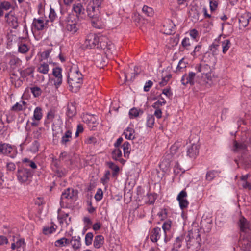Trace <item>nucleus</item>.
<instances>
[{
    "mask_svg": "<svg viewBox=\"0 0 251 251\" xmlns=\"http://www.w3.org/2000/svg\"><path fill=\"white\" fill-rule=\"evenodd\" d=\"M215 64V59L210 53H206L200 63L197 64L195 70L197 75L196 82L202 86L209 87L213 84V69L212 66Z\"/></svg>",
    "mask_w": 251,
    "mask_h": 251,
    "instance_id": "nucleus-1",
    "label": "nucleus"
},
{
    "mask_svg": "<svg viewBox=\"0 0 251 251\" xmlns=\"http://www.w3.org/2000/svg\"><path fill=\"white\" fill-rule=\"evenodd\" d=\"M85 44L90 48L96 47L101 48L107 56H110L115 51L114 45L106 37H98L95 34L88 35L86 39Z\"/></svg>",
    "mask_w": 251,
    "mask_h": 251,
    "instance_id": "nucleus-2",
    "label": "nucleus"
},
{
    "mask_svg": "<svg viewBox=\"0 0 251 251\" xmlns=\"http://www.w3.org/2000/svg\"><path fill=\"white\" fill-rule=\"evenodd\" d=\"M83 81V75L76 65H73L68 74V83L72 91H76Z\"/></svg>",
    "mask_w": 251,
    "mask_h": 251,
    "instance_id": "nucleus-3",
    "label": "nucleus"
},
{
    "mask_svg": "<svg viewBox=\"0 0 251 251\" xmlns=\"http://www.w3.org/2000/svg\"><path fill=\"white\" fill-rule=\"evenodd\" d=\"M201 241L200 230L198 228H195L189 231L185 238V242L190 251H197L199 250Z\"/></svg>",
    "mask_w": 251,
    "mask_h": 251,
    "instance_id": "nucleus-4",
    "label": "nucleus"
},
{
    "mask_svg": "<svg viewBox=\"0 0 251 251\" xmlns=\"http://www.w3.org/2000/svg\"><path fill=\"white\" fill-rule=\"evenodd\" d=\"M16 176L20 183L28 184L31 181L33 172L29 169L21 166L18 168Z\"/></svg>",
    "mask_w": 251,
    "mask_h": 251,
    "instance_id": "nucleus-5",
    "label": "nucleus"
},
{
    "mask_svg": "<svg viewBox=\"0 0 251 251\" xmlns=\"http://www.w3.org/2000/svg\"><path fill=\"white\" fill-rule=\"evenodd\" d=\"M5 17L8 25L14 29H17L19 26L18 18L12 11L6 14Z\"/></svg>",
    "mask_w": 251,
    "mask_h": 251,
    "instance_id": "nucleus-6",
    "label": "nucleus"
},
{
    "mask_svg": "<svg viewBox=\"0 0 251 251\" xmlns=\"http://www.w3.org/2000/svg\"><path fill=\"white\" fill-rule=\"evenodd\" d=\"M187 193L185 190L181 191L177 195V200L181 209L186 208L189 205V201L186 199Z\"/></svg>",
    "mask_w": 251,
    "mask_h": 251,
    "instance_id": "nucleus-7",
    "label": "nucleus"
},
{
    "mask_svg": "<svg viewBox=\"0 0 251 251\" xmlns=\"http://www.w3.org/2000/svg\"><path fill=\"white\" fill-rule=\"evenodd\" d=\"M198 74L193 72H190L188 74H185L184 75L181 79L182 84L184 85H186L188 84H190L191 85H193L195 84V78L197 79V76Z\"/></svg>",
    "mask_w": 251,
    "mask_h": 251,
    "instance_id": "nucleus-8",
    "label": "nucleus"
},
{
    "mask_svg": "<svg viewBox=\"0 0 251 251\" xmlns=\"http://www.w3.org/2000/svg\"><path fill=\"white\" fill-rule=\"evenodd\" d=\"M162 229L159 227H155L152 229L150 234V239L153 242H156L159 239H163L165 241V238L163 236Z\"/></svg>",
    "mask_w": 251,
    "mask_h": 251,
    "instance_id": "nucleus-9",
    "label": "nucleus"
},
{
    "mask_svg": "<svg viewBox=\"0 0 251 251\" xmlns=\"http://www.w3.org/2000/svg\"><path fill=\"white\" fill-rule=\"evenodd\" d=\"M190 143V145L187 147V155L195 158L199 153V145L196 143H191V140Z\"/></svg>",
    "mask_w": 251,
    "mask_h": 251,
    "instance_id": "nucleus-10",
    "label": "nucleus"
},
{
    "mask_svg": "<svg viewBox=\"0 0 251 251\" xmlns=\"http://www.w3.org/2000/svg\"><path fill=\"white\" fill-rule=\"evenodd\" d=\"M86 12L88 16L91 18H96L99 16L100 11V8L96 7L94 4L89 3L87 8Z\"/></svg>",
    "mask_w": 251,
    "mask_h": 251,
    "instance_id": "nucleus-11",
    "label": "nucleus"
},
{
    "mask_svg": "<svg viewBox=\"0 0 251 251\" xmlns=\"http://www.w3.org/2000/svg\"><path fill=\"white\" fill-rule=\"evenodd\" d=\"M72 140V132L71 130L68 129L62 134L60 143L62 145L67 147L70 145Z\"/></svg>",
    "mask_w": 251,
    "mask_h": 251,
    "instance_id": "nucleus-12",
    "label": "nucleus"
},
{
    "mask_svg": "<svg viewBox=\"0 0 251 251\" xmlns=\"http://www.w3.org/2000/svg\"><path fill=\"white\" fill-rule=\"evenodd\" d=\"M172 222L167 220L164 222L162 225L163 236L165 238V242L166 243L170 239L169 233L171 227Z\"/></svg>",
    "mask_w": 251,
    "mask_h": 251,
    "instance_id": "nucleus-13",
    "label": "nucleus"
},
{
    "mask_svg": "<svg viewBox=\"0 0 251 251\" xmlns=\"http://www.w3.org/2000/svg\"><path fill=\"white\" fill-rule=\"evenodd\" d=\"M12 151L13 148L11 145L6 143H0V154L9 155L10 157L13 158L14 156L10 154Z\"/></svg>",
    "mask_w": 251,
    "mask_h": 251,
    "instance_id": "nucleus-14",
    "label": "nucleus"
},
{
    "mask_svg": "<svg viewBox=\"0 0 251 251\" xmlns=\"http://www.w3.org/2000/svg\"><path fill=\"white\" fill-rule=\"evenodd\" d=\"M251 20V14L250 13H244L239 18V22L241 26L245 27Z\"/></svg>",
    "mask_w": 251,
    "mask_h": 251,
    "instance_id": "nucleus-15",
    "label": "nucleus"
},
{
    "mask_svg": "<svg viewBox=\"0 0 251 251\" xmlns=\"http://www.w3.org/2000/svg\"><path fill=\"white\" fill-rule=\"evenodd\" d=\"M76 103L75 102H70L67 105V115L69 118H72L76 113Z\"/></svg>",
    "mask_w": 251,
    "mask_h": 251,
    "instance_id": "nucleus-16",
    "label": "nucleus"
},
{
    "mask_svg": "<svg viewBox=\"0 0 251 251\" xmlns=\"http://www.w3.org/2000/svg\"><path fill=\"white\" fill-rule=\"evenodd\" d=\"M164 27L165 28V34L171 35L175 32V25L172 21L169 20L168 22L164 25Z\"/></svg>",
    "mask_w": 251,
    "mask_h": 251,
    "instance_id": "nucleus-17",
    "label": "nucleus"
},
{
    "mask_svg": "<svg viewBox=\"0 0 251 251\" xmlns=\"http://www.w3.org/2000/svg\"><path fill=\"white\" fill-rule=\"evenodd\" d=\"M239 226L242 231L245 232L247 229L251 230V224L244 218L240 219Z\"/></svg>",
    "mask_w": 251,
    "mask_h": 251,
    "instance_id": "nucleus-18",
    "label": "nucleus"
},
{
    "mask_svg": "<svg viewBox=\"0 0 251 251\" xmlns=\"http://www.w3.org/2000/svg\"><path fill=\"white\" fill-rule=\"evenodd\" d=\"M104 237L101 235H98L95 236L93 245L96 249L100 248L104 243Z\"/></svg>",
    "mask_w": 251,
    "mask_h": 251,
    "instance_id": "nucleus-19",
    "label": "nucleus"
},
{
    "mask_svg": "<svg viewBox=\"0 0 251 251\" xmlns=\"http://www.w3.org/2000/svg\"><path fill=\"white\" fill-rule=\"evenodd\" d=\"M80 240L81 238L79 236H74L72 237L70 240V244L72 245L74 250H77L80 248L81 245Z\"/></svg>",
    "mask_w": 251,
    "mask_h": 251,
    "instance_id": "nucleus-20",
    "label": "nucleus"
},
{
    "mask_svg": "<svg viewBox=\"0 0 251 251\" xmlns=\"http://www.w3.org/2000/svg\"><path fill=\"white\" fill-rule=\"evenodd\" d=\"M33 26L37 30H42L44 29L45 24L44 23L43 20L40 19L34 18L32 23Z\"/></svg>",
    "mask_w": 251,
    "mask_h": 251,
    "instance_id": "nucleus-21",
    "label": "nucleus"
},
{
    "mask_svg": "<svg viewBox=\"0 0 251 251\" xmlns=\"http://www.w3.org/2000/svg\"><path fill=\"white\" fill-rule=\"evenodd\" d=\"M74 196V191L71 188H67L62 194L61 197V202L64 199H70Z\"/></svg>",
    "mask_w": 251,
    "mask_h": 251,
    "instance_id": "nucleus-22",
    "label": "nucleus"
},
{
    "mask_svg": "<svg viewBox=\"0 0 251 251\" xmlns=\"http://www.w3.org/2000/svg\"><path fill=\"white\" fill-rule=\"evenodd\" d=\"M65 29L71 34H74L79 29L78 25L66 24Z\"/></svg>",
    "mask_w": 251,
    "mask_h": 251,
    "instance_id": "nucleus-23",
    "label": "nucleus"
},
{
    "mask_svg": "<svg viewBox=\"0 0 251 251\" xmlns=\"http://www.w3.org/2000/svg\"><path fill=\"white\" fill-rule=\"evenodd\" d=\"M219 47V45L212 44L209 47L210 51L206 52V53H210L211 56H213L215 59V61L216 60V56L218 55V52H219V49H218Z\"/></svg>",
    "mask_w": 251,
    "mask_h": 251,
    "instance_id": "nucleus-24",
    "label": "nucleus"
},
{
    "mask_svg": "<svg viewBox=\"0 0 251 251\" xmlns=\"http://www.w3.org/2000/svg\"><path fill=\"white\" fill-rule=\"evenodd\" d=\"M79 17L74 14H69L66 18V24L78 25Z\"/></svg>",
    "mask_w": 251,
    "mask_h": 251,
    "instance_id": "nucleus-25",
    "label": "nucleus"
},
{
    "mask_svg": "<svg viewBox=\"0 0 251 251\" xmlns=\"http://www.w3.org/2000/svg\"><path fill=\"white\" fill-rule=\"evenodd\" d=\"M247 149L246 145L244 143H238L236 141H234L233 151H244Z\"/></svg>",
    "mask_w": 251,
    "mask_h": 251,
    "instance_id": "nucleus-26",
    "label": "nucleus"
},
{
    "mask_svg": "<svg viewBox=\"0 0 251 251\" xmlns=\"http://www.w3.org/2000/svg\"><path fill=\"white\" fill-rule=\"evenodd\" d=\"M134 132V130L132 128L128 127L125 130L124 134L126 139L133 140L135 138Z\"/></svg>",
    "mask_w": 251,
    "mask_h": 251,
    "instance_id": "nucleus-27",
    "label": "nucleus"
},
{
    "mask_svg": "<svg viewBox=\"0 0 251 251\" xmlns=\"http://www.w3.org/2000/svg\"><path fill=\"white\" fill-rule=\"evenodd\" d=\"M240 244L245 251H251V238L250 240L244 239L240 241Z\"/></svg>",
    "mask_w": 251,
    "mask_h": 251,
    "instance_id": "nucleus-28",
    "label": "nucleus"
},
{
    "mask_svg": "<svg viewBox=\"0 0 251 251\" xmlns=\"http://www.w3.org/2000/svg\"><path fill=\"white\" fill-rule=\"evenodd\" d=\"M73 10L76 14V16L83 14L84 12V8L80 3L75 4L73 5Z\"/></svg>",
    "mask_w": 251,
    "mask_h": 251,
    "instance_id": "nucleus-29",
    "label": "nucleus"
},
{
    "mask_svg": "<svg viewBox=\"0 0 251 251\" xmlns=\"http://www.w3.org/2000/svg\"><path fill=\"white\" fill-rule=\"evenodd\" d=\"M42 116V109L40 107H37L34 111L33 120L39 121Z\"/></svg>",
    "mask_w": 251,
    "mask_h": 251,
    "instance_id": "nucleus-30",
    "label": "nucleus"
},
{
    "mask_svg": "<svg viewBox=\"0 0 251 251\" xmlns=\"http://www.w3.org/2000/svg\"><path fill=\"white\" fill-rule=\"evenodd\" d=\"M143 113V110L138 109L136 108H133L130 110L129 115L130 118H133L138 117L140 114H142Z\"/></svg>",
    "mask_w": 251,
    "mask_h": 251,
    "instance_id": "nucleus-31",
    "label": "nucleus"
},
{
    "mask_svg": "<svg viewBox=\"0 0 251 251\" xmlns=\"http://www.w3.org/2000/svg\"><path fill=\"white\" fill-rule=\"evenodd\" d=\"M49 65L48 64L44 63L41 64L38 67L37 71L43 74H47L49 72Z\"/></svg>",
    "mask_w": 251,
    "mask_h": 251,
    "instance_id": "nucleus-32",
    "label": "nucleus"
},
{
    "mask_svg": "<svg viewBox=\"0 0 251 251\" xmlns=\"http://www.w3.org/2000/svg\"><path fill=\"white\" fill-rule=\"evenodd\" d=\"M56 226L52 225L50 227H45L43 229V232L45 235L50 234L56 230Z\"/></svg>",
    "mask_w": 251,
    "mask_h": 251,
    "instance_id": "nucleus-33",
    "label": "nucleus"
},
{
    "mask_svg": "<svg viewBox=\"0 0 251 251\" xmlns=\"http://www.w3.org/2000/svg\"><path fill=\"white\" fill-rule=\"evenodd\" d=\"M218 175V172L214 170L209 171L206 174V179L207 181L212 180L216 176Z\"/></svg>",
    "mask_w": 251,
    "mask_h": 251,
    "instance_id": "nucleus-34",
    "label": "nucleus"
},
{
    "mask_svg": "<svg viewBox=\"0 0 251 251\" xmlns=\"http://www.w3.org/2000/svg\"><path fill=\"white\" fill-rule=\"evenodd\" d=\"M184 237L183 236H179L176 238L174 243V248L176 250H178L181 247L182 242L184 241Z\"/></svg>",
    "mask_w": 251,
    "mask_h": 251,
    "instance_id": "nucleus-35",
    "label": "nucleus"
},
{
    "mask_svg": "<svg viewBox=\"0 0 251 251\" xmlns=\"http://www.w3.org/2000/svg\"><path fill=\"white\" fill-rule=\"evenodd\" d=\"M222 45L223 47L222 52L224 54H225L231 46L230 41L229 39L225 40L222 42Z\"/></svg>",
    "mask_w": 251,
    "mask_h": 251,
    "instance_id": "nucleus-36",
    "label": "nucleus"
},
{
    "mask_svg": "<svg viewBox=\"0 0 251 251\" xmlns=\"http://www.w3.org/2000/svg\"><path fill=\"white\" fill-rule=\"evenodd\" d=\"M129 147H130V144L128 142H125L122 145V147H123V151H124V156L126 157H128V156L129 155V152H130Z\"/></svg>",
    "mask_w": 251,
    "mask_h": 251,
    "instance_id": "nucleus-37",
    "label": "nucleus"
},
{
    "mask_svg": "<svg viewBox=\"0 0 251 251\" xmlns=\"http://www.w3.org/2000/svg\"><path fill=\"white\" fill-rule=\"evenodd\" d=\"M142 11L148 16H152L154 14V11L151 7L144 5L142 8Z\"/></svg>",
    "mask_w": 251,
    "mask_h": 251,
    "instance_id": "nucleus-38",
    "label": "nucleus"
},
{
    "mask_svg": "<svg viewBox=\"0 0 251 251\" xmlns=\"http://www.w3.org/2000/svg\"><path fill=\"white\" fill-rule=\"evenodd\" d=\"M154 124V117L153 115H148L147 118V126L149 127L152 128Z\"/></svg>",
    "mask_w": 251,
    "mask_h": 251,
    "instance_id": "nucleus-39",
    "label": "nucleus"
},
{
    "mask_svg": "<svg viewBox=\"0 0 251 251\" xmlns=\"http://www.w3.org/2000/svg\"><path fill=\"white\" fill-rule=\"evenodd\" d=\"M30 90L35 97H38L41 95L42 90L39 87L35 86L31 87Z\"/></svg>",
    "mask_w": 251,
    "mask_h": 251,
    "instance_id": "nucleus-40",
    "label": "nucleus"
},
{
    "mask_svg": "<svg viewBox=\"0 0 251 251\" xmlns=\"http://www.w3.org/2000/svg\"><path fill=\"white\" fill-rule=\"evenodd\" d=\"M166 103V100L161 96H160V98L157 101L154 103L152 105L153 108H159L160 106L165 105Z\"/></svg>",
    "mask_w": 251,
    "mask_h": 251,
    "instance_id": "nucleus-41",
    "label": "nucleus"
},
{
    "mask_svg": "<svg viewBox=\"0 0 251 251\" xmlns=\"http://www.w3.org/2000/svg\"><path fill=\"white\" fill-rule=\"evenodd\" d=\"M93 19L91 21L92 26L96 28H100L102 25L101 24L100 20L99 19V16L96 18Z\"/></svg>",
    "mask_w": 251,
    "mask_h": 251,
    "instance_id": "nucleus-42",
    "label": "nucleus"
},
{
    "mask_svg": "<svg viewBox=\"0 0 251 251\" xmlns=\"http://www.w3.org/2000/svg\"><path fill=\"white\" fill-rule=\"evenodd\" d=\"M122 151L120 150L115 149L112 152V158L115 160H119L122 156Z\"/></svg>",
    "mask_w": 251,
    "mask_h": 251,
    "instance_id": "nucleus-43",
    "label": "nucleus"
},
{
    "mask_svg": "<svg viewBox=\"0 0 251 251\" xmlns=\"http://www.w3.org/2000/svg\"><path fill=\"white\" fill-rule=\"evenodd\" d=\"M183 48L187 50L190 49L191 43L189 38L185 37L183 39L181 42Z\"/></svg>",
    "mask_w": 251,
    "mask_h": 251,
    "instance_id": "nucleus-44",
    "label": "nucleus"
},
{
    "mask_svg": "<svg viewBox=\"0 0 251 251\" xmlns=\"http://www.w3.org/2000/svg\"><path fill=\"white\" fill-rule=\"evenodd\" d=\"M84 119L86 122L88 124H95L96 123V118L95 116L92 115H87Z\"/></svg>",
    "mask_w": 251,
    "mask_h": 251,
    "instance_id": "nucleus-45",
    "label": "nucleus"
},
{
    "mask_svg": "<svg viewBox=\"0 0 251 251\" xmlns=\"http://www.w3.org/2000/svg\"><path fill=\"white\" fill-rule=\"evenodd\" d=\"M93 238V234L92 232H88L86 234L85 237V243L87 246H89L92 244Z\"/></svg>",
    "mask_w": 251,
    "mask_h": 251,
    "instance_id": "nucleus-46",
    "label": "nucleus"
},
{
    "mask_svg": "<svg viewBox=\"0 0 251 251\" xmlns=\"http://www.w3.org/2000/svg\"><path fill=\"white\" fill-rule=\"evenodd\" d=\"M107 165L108 167L114 171L113 175H116L117 173L119 171V167L112 162H108Z\"/></svg>",
    "mask_w": 251,
    "mask_h": 251,
    "instance_id": "nucleus-47",
    "label": "nucleus"
},
{
    "mask_svg": "<svg viewBox=\"0 0 251 251\" xmlns=\"http://www.w3.org/2000/svg\"><path fill=\"white\" fill-rule=\"evenodd\" d=\"M40 146V143L38 142L37 140H35L30 147V151L32 152H36L39 150V148Z\"/></svg>",
    "mask_w": 251,
    "mask_h": 251,
    "instance_id": "nucleus-48",
    "label": "nucleus"
},
{
    "mask_svg": "<svg viewBox=\"0 0 251 251\" xmlns=\"http://www.w3.org/2000/svg\"><path fill=\"white\" fill-rule=\"evenodd\" d=\"M52 75L54 77H62V69L60 67H55L53 68Z\"/></svg>",
    "mask_w": 251,
    "mask_h": 251,
    "instance_id": "nucleus-49",
    "label": "nucleus"
},
{
    "mask_svg": "<svg viewBox=\"0 0 251 251\" xmlns=\"http://www.w3.org/2000/svg\"><path fill=\"white\" fill-rule=\"evenodd\" d=\"M32 73V71L29 69H27L20 71V75L23 78H25L30 75Z\"/></svg>",
    "mask_w": 251,
    "mask_h": 251,
    "instance_id": "nucleus-50",
    "label": "nucleus"
},
{
    "mask_svg": "<svg viewBox=\"0 0 251 251\" xmlns=\"http://www.w3.org/2000/svg\"><path fill=\"white\" fill-rule=\"evenodd\" d=\"M29 50V48L25 44H21L18 48V50L20 52L22 53H25L27 52Z\"/></svg>",
    "mask_w": 251,
    "mask_h": 251,
    "instance_id": "nucleus-51",
    "label": "nucleus"
},
{
    "mask_svg": "<svg viewBox=\"0 0 251 251\" xmlns=\"http://www.w3.org/2000/svg\"><path fill=\"white\" fill-rule=\"evenodd\" d=\"M11 110L14 112H19L23 110V109L20 103L17 102L11 108Z\"/></svg>",
    "mask_w": 251,
    "mask_h": 251,
    "instance_id": "nucleus-52",
    "label": "nucleus"
},
{
    "mask_svg": "<svg viewBox=\"0 0 251 251\" xmlns=\"http://www.w3.org/2000/svg\"><path fill=\"white\" fill-rule=\"evenodd\" d=\"M218 0H210V9L211 12L215 10L218 6Z\"/></svg>",
    "mask_w": 251,
    "mask_h": 251,
    "instance_id": "nucleus-53",
    "label": "nucleus"
},
{
    "mask_svg": "<svg viewBox=\"0 0 251 251\" xmlns=\"http://www.w3.org/2000/svg\"><path fill=\"white\" fill-rule=\"evenodd\" d=\"M53 81L56 88H58L62 83V77H54Z\"/></svg>",
    "mask_w": 251,
    "mask_h": 251,
    "instance_id": "nucleus-54",
    "label": "nucleus"
},
{
    "mask_svg": "<svg viewBox=\"0 0 251 251\" xmlns=\"http://www.w3.org/2000/svg\"><path fill=\"white\" fill-rule=\"evenodd\" d=\"M103 197V192L101 189H98L95 195V198L97 201H100Z\"/></svg>",
    "mask_w": 251,
    "mask_h": 251,
    "instance_id": "nucleus-55",
    "label": "nucleus"
},
{
    "mask_svg": "<svg viewBox=\"0 0 251 251\" xmlns=\"http://www.w3.org/2000/svg\"><path fill=\"white\" fill-rule=\"evenodd\" d=\"M54 117V112L50 110L49 112H48L47 115V120L46 122L47 123H50L51 121H52Z\"/></svg>",
    "mask_w": 251,
    "mask_h": 251,
    "instance_id": "nucleus-56",
    "label": "nucleus"
},
{
    "mask_svg": "<svg viewBox=\"0 0 251 251\" xmlns=\"http://www.w3.org/2000/svg\"><path fill=\"white\" fill-rule=\"evenodd\" d=\"M16 169V165L14 163L9 162L6 164V170L9 172H13Z\"/></svg>",
    "mask_w": 251,
    "mask_h": 251,
    "instance_id": "nucleus-57",
    "label": "nucleus"
},
{
    "mask_svg": "<svg viewBox=\"0 0 251 251\" xmlns=\"http://www.w3.org/2000/svg\"><path fill=\"white\" fill-rule=\"evenodd\" d=\"M52 49H49L43 52L41 54V57L42 60L46 59L49 57V54L51 52Z\"/></svg>",
    "mask_w": 251,
    "mask_h": 251,
    "instance_id": "nucleus-58",
    "label": "nucleus"
},
{
    "mask_svg": "<svg viewBox=\"0 0 251 251\" xmlns=\"http://www.w3.org/2000/svg\"><path fill=\"white\" fill-rule=\"evenodd\" d=\"M19 62V59L15 56L11 57L9 60V65L12 67L15 66Z\"/></svg>",
    "mask_w": 251,
    "mask_h": 251,
    "instance_id": "nucleus-59",
    "label": "nucleus"
},
{
    "mask_svg": "<svg viewBox=\"0 0 251 251\" xmlns=\"http://www.w3.org/2000/svg\"><path fill=\"white\" fill-rule=\"evenodd\" d=\"M153 82L151 80H148L146 82L145 85L144 87V91L145 92H148L150 88L152 87Z\"/></svg>",
    "mask_w": 251,
    "mask_h": 251,
    "instance_id": "nucleus-60",
    "label": "nucleus"
},
{
    "mask_svg": "<svg viewBox=\"0 0 251 251\" xmlns=\"http://www.w3.org/2000/svg\"><path fill=\"white\" fill-rule=\"evenodd\" d=\"M53 170L60 168V162L58 159H53L52 163Z\"/></svg>",
    "mask_w": 251,
    "mask_h": 251,
    "instance_id": "nucleus-61",
    "label": "nucleus"
},
{
    "mask_svg": "<svg viewBox=\"0 0 251 251\" xmlns=\"http://www.w3.org/2000/svg\"><path fill=\"white\" fill-rule=\"evenodd\" d=\"M186 67V64L184 61V59H181L179 61L178 64L177 66V69L180 71L181 69H184Z\"/></svg>",
    "mask_w": 251,
    "mask_h": 251,
    "instance_id": "nucleus-62",
    "label": "nucleus"
},
{
    "mask_svg": "<svg viewBox=\"0 0 251 251\" xmlns=\"http://www.w3.org/2000/svg\"><path fill=\"white\" fill-rule=\"evenodd\" d=\"M33 138L39 139L41 137V129H36L33 132Z\"/></svg>",
    "mask_w": 251,
    "mask_h": 251,
    "instance_id": "nucleus-63",
    "label": "nucleus"
},
{
    "mask_svg": "<svg viewBox=\"0 0 251 251\" xmlns=\"http://www.w3.org/2000/svg\"><path fill=\"white\" fill-rule=\"evenodd\" d=\"M56 17V14L55 12V10L53 9L50 8V14H49V18H50V20H51V22H52L55 19Z\"/></svg>",
    "mask_w": 251,
    "mask_h": 251,
    "instance_id": "nucleus-64",
    "label": "nucleus"
}]
</instances>
